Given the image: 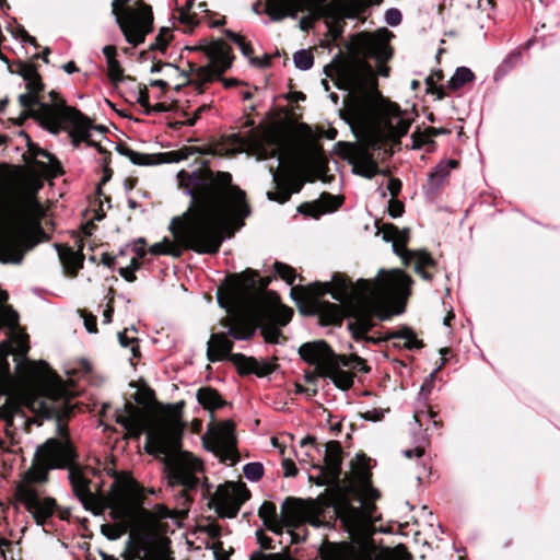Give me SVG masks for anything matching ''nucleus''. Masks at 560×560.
Listing matches in <instances>:
<instances>
[{"label":"nucleus","mask_w":560,"mask_h":560,"mask_svg":"<svg viewBox=\"0 0 560 560\" xmlns=\"http://www.w3.org/2000/svg\"><path fill=\"white\" fill-rule=\"evenodd\" d=\"M341 452L339 442L331 441L325 445V464L319 466L320 476L316 483L332 488L329 505L351 540L327 542L320 549L322 560H410V555L401 545L394 549L375 546L372 535L381 515L374 501L380 492L371 485L369 459L358 455L354 468L358 483L341 486Z\"/></svg>","instance_id":"nucleus-1"},{"label":"nucleus","mask_w":560,"mask_h":560,"mask_svg":"<svg viewBox=\"0 0 560 560\" xmlns=\"http://www.w3.org/2000/svg\"><path fill=\"white\" fill-rule=\"evenodd\" d=\"M183 192L197 209L192 214L174 218L170 230L176 242L199 254H214L224 240L231 221H243L250 213L245 191L232 185L230 173H213L208 167L182 170L177 174ZM243 225V222H241Z\"/></svg>","instance_id":"nucleus-2"},{"label":"nucleus","mask_w":560,"mask_h":560,"mask_svg":"<svg viewBox=\"0 0 560 560\" xmlns=\"http://www.w3.org/2000/svg\"><path fill=\"white\" fill-rule=\"evenodd\" d=\"M411 283V278L399 269H381L374 280L359 279L357 282L336 273L331 282L314 283L307 289L293 287L291 296L298 304L306 300L328 324H335L342 318L341 306L319 300L330 293L334 300L342 304L350 319L349 330L355 341L376 343L380 339L366 336L375 325L374 317L381 320L389 318L388 304L394 300L406 299L410 294Z\"/></svg>","instance_id":"nucleus-3"},{"label":"nucleus","mask_w":560,"mask_h":560,"mask_svg":"<svg viewBox=\"0 0 560 560\" xmlns=\"http://www.w3.org/2000/svg\"><path fill=\"white\" fill-rule=\"evenodd\" d=\"M32 405L34 409L37 405L42 417L56 419L60 438L47 439L36 447L31 466L16 485L15 498L33 515L37 525H44L54 515L57 503L50 497H42L40 487L48 482L51 470L67 469L69 472L70 468L78 466L77 451L62 424L73 407L65 399L52 397L35 400Z\"/></svg>","instance_id":"nucleus-4"},{"label":"nucleus","mask_w":560,"mask_h":560,"mask_svg":"<svg viewBox=\"0 0 560 560\" xmlns=\"http://www.w3.org/2000/svg\"><path fill=\"white\" fill-rule=\"evenodd\" d=\"M269 283V277H260L255 270L246 269L226 278L224 287L218 290V304L230 315L229 332L233 339H250L255 335V320L269 319L279 327L291 320V308L268 300L265 290Z\"/></svg>","instance_id":"nucleus-5"},{"label":"nucleus","mask_w":560,"mask_h":560,"mask_svg":"<svg viewBox=\"0 0 560 560\" xmlns=\"http://www.w3.org/2000/svg\"><path fill=\"white\" fill-rule=\"evenodd\" d=\"M116 421L135 439L147 431L144 451L162 458L170 485L182 487L187 499V492L199 483L196 474L202 470V464L191 453L182 451L183 428L177 422H163L147 430L143 415L130 402Z\"/></svg>","instance_id":"nucleus-6"},{"label":"nucleus","mask_w":560,"mask_h":560,"mask_svg":"<svg viewBox=\"0 0 560 560\" xmlns=\"http://www.w3.org/2000/svg\"><path fill=\"white\" fill-rule=\"evenodd\" d=\"M28 349L26 336L23 335H15L12 340L0 345V420L4 421L9 435L27 430L32 421L25 413L22 399L14 394L15 382L10 372L8 357H16L15 369L24 383H36L52 376L45 361L32 362L26 359Z\"/></svg>","instance_id":"nucleus-7"},{"label":"nucleus","mask_w":560,"mask_h":560,"mask_svg":"<svg viewBox=\"0 0 560 560\" xmlns=\"http://www.w3.org/2000/svg\"><path fill=\"white\" fill-rule=\"evenodd\" d=\"M390 36L392 33L386 28L378 30L373 34L358 35L354 46L363 59L338 62L330 70L325 68V72L329 77H336L338 89L348 91L352 95L365 97L368 86L373 78V69L364 59L373 58L380 63L386 62L392 57V50L387 43Z\"/></svg>","instance_id":"nucleus-8"},{"label":"nucleus","mask_w":560,"mask_h":560,"mask_svg":"<svg viewBox=\"0 0 560 560\" xmlns=\"http://www.w3.org/2000/svg\"><path fill=\"white\" fill-rule=\"evenodd\" d=\"M72 492L80 501L84 510L94 515H101L109 510L113 520L132 517L137 510L136 493L127 485L113 483L107 495L97 494L91 490V480L84 475L82 467L78 465L68 472Z\"/></svg>","instance_id":"nucleus-9"},{"label":"nucleus","mask_w":560,"mask_h":560,"mask_svg":"<svg viewBox=\"0 0 560 560\" xmlns=\"http://www.w3.org/2000/svg\"><path fill=\"white\" fill-rule=\"evenodd\" d=\"M382 0H267L266 13L272 21L287 16L295 19L299 12L308 11L313 16L330 19H355Z\"/></svg>","instance_id":"nucleus-10"},{"label":"nucleus","mask_w":560,"mask_h":560,"mask_svg":"<svg viewBox=\"0 0 560 560\" xmlns=\"http://www.w3.org/2000/svg\"><path fill=\"white\" fill-rule=\"evenodd\" d=\"M373 122L369 127L366 145L375 149L384 139L399 140L413 121V114L401 110L398 105L381 98L373 106Z\"/></svg>","instance_id":"nucleus-11"},{"label":"nucleus","mask_w":560,"mask_h":560,"mask_svg":"<svg viewBox=\"0 0 560 560\" xmlns=\"http://www.w3.org/2000/svg\"><path fill=\"white\" fill-rule=\"evenodd\" d=\"M128 2L129 0H113L112 11L126 40L136 47L142 44L145 36L152 32L153 13L151 7L143 2L121 8Z\"/></svg>","instance_id":"nucleus-12"},{"label":"nucleus","mask_w":560,"mask_h":560,"mask_svg":"<svg viewBox=\"0 0 560 560\" xmlns=\"http://www.w3.org/2000/svg\"><path fill=\"white\" fill-rule=\"evenodd\" d=\"M324 506L312 500H303L299 498H287L281 504V524L282 528H289L291 542H299L300 537L292 529L299 527L304 523L312 526L329 527L330 522L320 518Z\"/></svg>","instance_id":"nucleus-13"},{"label":"nucleus","mask_w":560,"mask_h":560,"mask_svg":"<svg viewBox=\"0 0 560 560\" xmlns=\"http://www.w3.org/2000/svg\"><path fill=\"white\" fill-rule=\"evenodd\" d=\"M16 214L11 212L0 218V261L19 265L26 250L36 244L23 231L15 228Z\"/></svg>","instance_id":"nucleus-14"},{"label":"nucleus","mask_w":560,"mask_h":560,"mask_svg":"<svg viewBox=\"0 0 560 560\" xmlns=\"http://www.w3.org/2000/svg\"><path fill=\"white\" fill-rule=\"evenodd\" d=\"M229 336L232 337L228 331V334H213L210 337L207 348V357L210 362L229 359L233 363H235L242 372L245 373L254 372L257 374H264L269 372V370L267 369L262 372L258 371V362L255 359L246 358L244 354L241 353L232 354L231 352L233 349V342L229 338Z\"/></svg>","instance_id":"nucleus-15"},{"label":"nucleus","mask_w":560,"mask_h":560,"mask_svg":"<svg viewBox=\"0 0 560 560\" xmlns=\"http://www.w3.org/2000/svg\"><path fill=\"white\" fill-rule=\"evenodd\" d=\"M248 499L249 491L244 483L225 482L217 488L210 504L221 517L233 518Z\"/></svg>","instance_id":"nucleus-16"},{"label":"nucleus","mask_w":560,"mask_h":560,"mask_svg":"<svg viewBox=\"0 0 560 560\" xmlns=\"http://www.w3.org/2000/svg\"><path fill=\"white\" fill-rule=\"evenodd\" d=\"M203 443L206 448L218 456L221 462L230 465L238 462L234 423L231 420L218 424L211 435L203 439Z\"/></svg>","instance_id":"nucleus-17"},{"label":"nucleus","mask_w":560,"mask_h":560,"mask_svg":"<svg viewBox=\"0 0 560 560\" xmlns=\"http://www.w3.org/2000/svg\"><path fill=\"white\" fill-rule=\"evenodd\" d=\"M272 182L276 186L275 191H267V198L279 203L287 202L292 194L299 192L303 185L304 179L292 166L270 168Z\"/></svg>","instance_id":"nucleus-18"},{"label":"nucleus","mask_w":560,"mask_h":560,"mask_svg":"<svg viewBox=\"0 0 560 560\" xmlns=\"http://www.w3.org/2000/svg\"><path fill=\"white\" fill-rule=\"evenodd\" d=\"M39 92L28 91L19 95V103L24 108L22 118L33 117L47 127H58L59 108L55 105H48L38 97Z\"/></svg>","instance_id":"nucleus-19"},{"label":"nucleus","mask_w":560,"mask_h":560,"mask_svg":"<svg viewBox=\"0 0 560 560\" xmlns=\"http://www.w3.org/2000/svg\"><path fill=\"white\" fill-rule=\"evenodd\" d=\"M209 65L199 69V77L205 81H212L225 72L232 65L230 47L223 42H215L205 48Z\"/></svg>","instance_id":"nucleus-20"},{"label":"nucleus","mask_w":560,"mask_h":560,"mask_svg":"<svg viewBox=\"0 0 560 560\" xmlns=\"http://www.w3.org/2000/svg\"><path fill=\"white\" fill-rule=\"evenodd\" d=\"M299 354L303 361L315 365V375L317 376H320L327 369H331V362L337 358L324 340L303 343L299 348Z\"/></svg>","instance_id":"nucleus-21"},{"label":"nucleus","mask_w":560,"mask_h":560,"mask_svg":"<svg viewBox=\"0 0 560 560\" xmlns=\"http://www.w3.org/2000/svg\"><path fill=\"white\" fill-rule=\"evenodd\" d=\"M49 97L51 100L49 105H55L59 108L58 121L62 118L70 122L73 128V133L80 137V140H85L89 138L90 130L93 128L89 118L78 109L66 106L63 101H59L57 92H49Z\"/></svg>","instance_id":"nucleus-22"},{"label":"nucleus","mask_w":560,"mask_h":560,"mask_svg":"<svg viewBox=\"0 0 560 560\" xmlns=\"http://www.w3.org/2000/svg\"><path fill=\"white\" fill-rule=\"evenodd\" d=\"M257 158L267 160L277 158L282 164L289 154V147L285 139L277 132H268L265 135V142L257 145Z\"/></svg>","instance_id":"nucleus-23"},{"label":"nucleus","mask_w":560,"mask_h":560,"mask_svg":"<svg viewBox=\"0 0 560 560\" xmlns=\"http://www.w3.org/2000/svg\"><path fill=\"white\" fill-rule=\"evenodd\" d=\"M457 164L458 162L456 160L441 161L429 174L428 180L423 186L424 194L429 197L434 196L448 177L450 171L457 167Z\"/></svg>","instance_id":"nucleus-24"},{"label":"nucleus","mask_w":560,"mask_h":560,"mask_svg":"<svg viewBox=\"0 0 560 560\" xmlns=\"http://www.w3.org/2000/svg\"><path fill=\"white\" fill-rule=\"evenodd\" d=\"M340 201L337 197L324 192L319 199L314 202H306L299 207V212L318 219L320 215L332 212L338 209Z\"/></svg>","instance_id":"nucleus-25"},{"label":"nucleus","mask_w":560,"mask_h":560,"mask_svg":"<svg viewBox=\"0 0 560 560\" xmlns=\"http://www.w3.org/2000/svg\"><path fill=\"white\" fill-rule=\"evenodd\" d=\"M402 262L405 265L413 264L415 271L427 281L432 280V275L424 270L425 267H434L435 260L425 250L408 252L402 255Z\"/></svg>","instance_id":"nucleus-26"},{"label":"nucleus","mask_w":560,"mask_h":560,"mask_svg":"<svg viewBox=\"0 0 560 560\" xmlns=\"http://www.w3.org/2000/svg\"><path fill=\"white\" fill-rule=\"evenodd\" d=\"M136 502H137V510L135 512V515L132 517L128 518H118L117 521L119 523L117 524H103L101 526V533L109 540H117L119 539L127 530L128 525L130 522L135 521L138 516H141L145 513V511L140 505V499L136 494Z\"/></svg>","instance_id":"nucleus-27"},{"label":"nucleus","mask_w":560,"mask_h":560,"mask_svg":"<svg viewBox=\"0 0 560 560\" xmlns=\"http://www.w3.org/2000/svg\"><path fill=\"white\" fill-rule=\"evenodd\" d=\"M342 363L338 357L331 362V369H327L320 377H328L340 389H348L353 384V376L351 373L341 370Z\"/></svg>","instance_id":"nucleus-28"},{"label":"nucleus","mask_w":560,"mask_h":560,"mask_svg":"<svg viewBox=\"0 0 560 560\" xmlns=\"http://www.w3.org/2000/svg\"><path fill=\"white\" fill-rule=\"evenodd\" d=\"M16 73L23 78L28 91L40 92L44 90V84L35 65L21 62L16 69Z\"/></svg>","instance_id":"nucleus-29"},{"label":"nucleus","mask_w":560,"mask_h":560,"mask_svg":"<svg viewBox=\"0 0 560 560\" xmlns=\"http://www.w3.org/2000/svg\"><path fill=\"white\" fill-rule=\"evenodd\" d=\"M258 514H259L260 518L262 520L265 526L269 530H271L278 535L282 534L281 516L278 517L277 508H276L275 503L265 501L260 505Z\"/></svg>","instance_id":"nucleus-30"},{"label":"nucleus","mask_w":560,"mask_h":560,"mask_svg":"<svg viewBox=\"0 0 560 560\" xmlns=\"http://www.w3.org/2000/svg\"><path fill=\"white\" fill-rule=\"evenodd\" d=\"M409 231L402 230L399 231L396 226L393 224H389L384 230V236L383 238L386 242L393 241V250L397 255H399L402 258V255L405 253H408L409 250L405 249V243L407 242Z\"/></svg>","instance_id":"nucleus-31"},{"label":"nucleus","mask_w":560,"mask_h":560,"mask_svg":"<svg viewBox=\"0 0 560 560\" xmlns=\"http://www.w3.org/2000/svg\"><path fill=\"white\" fill-rule=\"evenodd\" d=\"M354 170L357 174L366 177L369 179L373 178L377 174H385L384 171H380L376 162L373 160L370 153L363 152L357 159L354 164Z\"/></svg>","instance_id":"nucleus-32"},{"label":"nucleus","mask_w":560,"mask_h":560,"mask_svg":"<svg viewBox=\"0 0 560 560\" xmlns=\"http://www.w3.org/2000/svg\"><path fill=\"white\" fill-rule=\"evenodd\" d=\"M198 402L208 410L222 408L225 401L221 398L219 393L211 387H202L197 392Z\"/></svg>","instance_id":"nucleus-33"},{"label":"nucleus","mask_w":560,"mask_h":560,"mask_svg":"<svg viewBox=\"0 0 560 560\" xmlns=\"http://www.w3.org/2000/svg\"><path fill=\"white\" fill-rule=\"evenodd\" d=\"M7 300V292L0 290V328L7 327L14 330L19 325V315L13 308L5 305Z\"/></svg>","instance_id":"nucleus-34"},{"label":"nucleus","mask_w":560,"mask_h":560,"mask_svg":"<svg viewBox=\"0 0 560 560\" xmlns=\"http://www.w3.org/2000/svg\"><path fill=\"white\" fill-rule=\"evenodd\" d=\"M386 339H402L405 340L404 347L409 350H417L423 347L422 341L416 337L413 330L406 326L389 332Z\"/></svg>","instance_id":"nucleus-35"},{"label":"nucleus","mask_w":560,"mask_h":560,"mask_svg":"<svg viewBox=\"0 0 560 560\" xmlns=\"http://www.w3.org/2000/svg\"><path fill=\"white\" fill-rule=\"evenodd\" d=\"M56 249L61 262L71 271H75L82 266V258L70 247L57 244Z\"/></svg>","instance_id":"nucleus-36"},{"label":"nucleus","mask_w":560,"mask_h":560,"mask_svg":"<svg viewBox=\"0 0 560 560\" xmlns=\"http://www.w3.org/2000/svg\"><path fill=\"white\" fill-rule=\"evenodd\" d=\"M22 208L25 215L32 221H38L44 215V208L40 202L33 196L26 197L22 202ZM36 229L42 232V229L36 222Z\"/></svg>","instance_id":"nucleus-37"},{"label":"nucleus","mask_w":560,"mask_h":560,"mask_svg":"<svg viewBox=\"0 0 560 560\" xmlns=\"http://www.w3.org/2000/svg\"><path fill=\"white\" fill-rule=\"evenodd\" d=\"M474 79L475 74L469 68L459 67L448 80L447 88L451 90H458L466 83L474 81Z\"/></svg>","instance_id":"nucleus-38"},{"label":"nucleus","mask_w":560,"mask_h":560,"mask_svg":"<svg viewBox=\"0 0 560 560\" xmlns=\"http://www.w3.org/2000/svg\"><path fill=\"white\" fill-rule=\"evenodd\" d=\"M253 325L255 328L259 325L261 335L267 342L278 343L279 337L281 336L279 326L271 323L269 319L255 320Z\"/></svg>","instance_id":"nucleus-39"},{"label":"nucleus","mask_w":560,"mask_h":560,"mask_svg":"<svg viewBox=\"0 0 560 560\" xmlns=\"http://www.w3.org/2000/svg\"><path fill=\"white\" fill-rule=\"evenodd\" d=\"M149 250L153 255H171L174 257H178L182 254V249L166 238L163 242L153 244Z\"/></svg>","instance_id":"nucleus-40"},{"label":"nucleus","mask_w":560,"mask_h":560,"mask_svg":"<svg viewBox=\"0 0 560 560\" xmlns=\"http://www.w3.org/2000/svg\"><path fill=\"white\" fill-rule=\"evenodd\" d=\"M117 151L121 154L127 156L132 164L136 165H149L152 164V158L149 154H143L136 152L127 147L118 145Z\"/></svg>","instance_id":"nucleus-41"},{"label":"nucleus","mask_w":560,"mask_h":560,"mask_svg":"<svg viewBox=\"0 0 560 560\" xmlns=\"http://www.w3.org/2000/svg\"><path fill=\"white\" fill-rule=\"evenodd\" d=\"M293 63L298 69L302 71L310 70L314 65L313 54L311 50L300 49L293 55Z\"/></svg>","instance_id":"nucleus-42"},{"label":"nucleus","mask_w":560,"mask_h":560,"mask_svg":"<svg viewBox=\"0 0 560 560\" xmlns=\"http://www.w3.org/2000/svg\"><path fill=\"white\" fill-rule=\"evenodd\" d=\"M273 271L289 285H292L296 278L294 269L284 262L276 261L273 264Z\"/></svg>","instance_id":"nucleus-43"},{"label":"nucleus","mask_w":560,"mask_h":560,"mask_svg":"<svg viewBox=\"0 0 560 560\" xmlns=\"http://www.w3.org/2000/svg\"><path fill=\"white\" fill-rule=\"evenodd\" d=\"M171 38V30L168 27H162L158 36L155 37L154 42L150 45V50H159L161 52H164Z\"/></svg>","instance_id":"nucleus-44"},{"label":"nucleus","mask_w":560,"mask_h":560,"mask_svg":"<svg viewBox=\"0 0 560 560\" xmlns=\"http://www.w3.org/2000/svg\"><path fill=\"white\" fill-rule=\"evenodd\" d=\"M243 474H244V477L252 481V482H256L258 481L262 475H264V466L261 463H258V462H252V463H247L244 467H243Z\"/></svg>","instance_id":"nucleus-45"},{"label":"nucleus","mask_w":560,"mask_h":560,"mask_svg":"<svg viewBox=\"0 0 560 560\" xmlns=\"http://www.w3.org/2000/svg\"><path fill=\"white\" fill-rule=\"evenodd\" d=\"M84 141H86L88 145L96 148L100 153L105 154V156L102 159L103 177L100 183V186H101V185L107 183L112 178V175H113L112 170L108 167L107 152L98 143L89 141L88 138Z\"/></svg>","instance_id":"nucleus-46"},{"label":"nucleus","mask_w":560,"mask_h":560,"mask_svg":"<svg viewBox=\"0 0 560 560\" xmlns=\"http://www.w3.org/2000/svg\"><path fill=\"white\" fill-rule=\"evenodd\" d=\"M439 369L433 370L429 376L424 380L423 384L421 385L419 395H418V404L423 405L425 407V399L427 396L430 394L431 388L433 387L435 375L438 373Z\"/></svg>","instance_id":"nucleus-47"},{"label":"nucleus","mask_w":560,"mask_h":560,"mask_svg":"<svg viewBox=\"0 0 560 560\" xmlns=\"http://www.w3.org/2000/svg\"><path fill=\"white\" fill-rule=\"evenodd\" d=\"M107 75L113 83L122 81L124 70L117 59L108 60L107 62Z\"/></svg>","instance_id":"nucleus-48"},{"label":"nucleus","mask_w":560,"mask_h":560,"mask_svg":"<svg viewBox=\"0 0 560 560\" xmlns=\"http://www.w3.org/2000/svg\"><path fill=\"white\" fill-rule=\"evenodd\" d=\"M338 359L341 361L342 366H348L360 372H368L365 361L358 355H352L349 359H347L346 357H338Z\"/></svg>","instance_id":"nucleus-49"},{"label":"nucleus","mask_w":560,"mask_h":560,"mask_svg":"<svg viewBox=\"0 0 560 560\" xmlns=\"http://www.w3.org/2000/svg\"><path fill=\"white\" fill-rule=\"evenodd\" d=\"M249 560H293V559L291 557L282 555L280 552L264 553V552L257 550L250 555Z\"/></svg>","instance_id":"nucleus-50"},{"label":"nucleus","mask_w":560,"mask_h":560,"mask_svg":"<svg viewBox=\"0 0 560 560\" xmlns=\"http://www.w3.org/2000/svg\"><path fill=\"white\" fill-rule=\"evenodd\" d=\"M435 413L432 410L425 411L424 409H421L419 406L418 409L415 410L413 420L421 427L423 418H429L432 420L434 427H439V422L433 419Z\"/></svg>","instance_id":"nucleus-51"},{"label":"nucleus","mask_w":560,"mask_h":560,"mask_svg":"<svg viewBox=\"0 0 560 560\" xmlns=\"http://www.w3.org/2000/svg\"><path fill=\"white\" fill-rule=\"evenodd\" d=\"M384 19L389 26H397L400 24L402 16L398 9L390 8L386 10Z\"/></svg>","instance_id":"nucleus-52"},{"label":"nucleus","mask_w":560,"mask_h":560,"mask_svg":"<svg viewBox=\"0 0 560 560\" xmlns=\"http://www.w3.org/2000/svg\"><path fill=\"white\" fill-rule=\"evenodd\" d=\"M118 341L121 347L128 348L130 347V350L133 354V357H137L139 353V347L133 343V339H130L127 337L126 331L118 332Z\"/></svg>","instance_id":"nucleus-53"},{"label":"nucleus","mask_w":560,"mask_h":560,"mask_svg":"<svg viewBox=\"0 0 560 560\" xmlns=\"http://www.w3.org/2000/svg\"><path fill=\"white\" fill-rule=\"evenodd\" d=\"M282 468L284 477H294L298 474V468L292 459H282Z\"/></svg>","instance_id":"nucleus-54"},{"label":"nucleus","mask_w":560,"mask_h":560,"mask_svg":"<svg viewBox=\"0 0 560 560\" xmlns=\"http://www.w3.org/2000/svg\"><path fill=\"white\" fill-rule=\"evenodd\" d=\"M388 212L393 218L400 217L404 212V203L395 199L389 200Z\"/></svg>","instance_id":"nucleus-55"},{"label":"nucleus","mask_w":560,"mask_h":560,"mask_svg":"<svg viewBox=\"0 0 560 560\" xmlns=\"http://www.w3.org/2000/svg\"><path fill=\"white\" fill-rule=\"evenodd\" d=\"M522 59V54L520 51H513L503 61V67L506 70L512 69L515 65H517Z\"/></svg>","instance_id":"nucleus-56"},{"label":"nucleus","mask_w":560,"mask_h":560,"mask_svg":"<svg viewBox=\"0 0 560 560\" xmlns=\"http://www.w3.org/2000/svg\"><path fill=\"white\" fill-rule=\"evenodd\" d=\"M384 417V410L382 409H372L362 413V418L366 421L377 422L381 421Z\"/></svg>","instance_id":"nucleus-57"},{"label":"nucleus","mask_w":560,"mask_h":560,"mask_svg":"<svg viewBox=\"0 0 560 560\" xmlns=\"http://www.w3.org/2000/svg\"><path fill=\"white\" fill-rule=\"evenodd\" d=\"M84 327L90 334H95L97 331L96 326V317L92 314L84 313L83 314Z\"/></svg>","instance_id":"nucleus-58"},{"label":"nucleus","mask_w":560,"mask_h":560,"mask_svg":"<svg viewBox=\"0 0 560 560\" xmlns=\"http://www.w3.org/2000/svg\"><path fill=\"white\" fill-rule=\"evenodd\" d=\"M140 560H173V558H171L170 555L164 550H156L147 553L145 557Z\"/></svg>","instance_id":"nucleus-59"},{"label":"nucleus","mask_w":560,"mask_h":560,"mask_svg":"<svg viewBox=\"0 0 560 560\" xmlns=\"http://www.w3.org/2000/svg\"><path fill=\"white\" fill-rule=\"evenodd\" d=\"M387 189L392 197H396L401 189V182L398 178H389L387 183Z\"/></svg>","instance_id":"nucleus-60"},{"label":"nucleus","mask_w":560,"mask_h":560,"mask_svg":"<svg viewBox=\"0 0 560 560\" xmlns=\"http://www.w3.org/2000/svg\"><path fill=\"white\" fill-rule=\"evenodd\" d=\"M249 63L255 67L266 68L270 65V56L264 55L262 58L253 57L249 59Z\"/></svg>","instance_id":"nucleus-61"},{"label":"nucleus","mask_w":560,"mask_h":560,"mask_svg":"<svg viewBox=\"0 0 560 560\" xmlns=\"http://www.w3.org/2000/svg\"><path fill=\"white\" fill-rule=\"evenodd\" d=\"M306 12L308 13V15L303 16L299 22V26L302 31H307L312 26V22L318 19L317 16H313L308 11Z\"/></svg>","instance_id":"nucleus-62"},{"label":"nucleus","mask_w":560,"mask_h":560,"mask_svg":"<svg viewBox=\"0 0 560 560\" xmlns=\"http://www.w3.org/2000/svg\"><path fill=\"white\" fill-rule=\"evenodd\" d=\"M402 454L404 456H406L407 458H412V457H422L423 454H424V450L423 447H420V446H417L415 448H410V450H405L402 451Z\"/></svg>","instance_id":"nucleus-63"},{"label":"nucleus","mask_w":560,"mask_h":560,"mask_svg":"<svg viewBox=\"0 0 560 560\" xmlns=\"http://www.w3.org/2000/svg\"><path fill=\"white\" fill-rule=\"evenodd\" d=\"M119 275L126 279L128 282H133L136 280L135 272L132 271V268L129 267H121L119 268Z\"/></svg>","instance_id":"nucleus-64"}]
</instances>
